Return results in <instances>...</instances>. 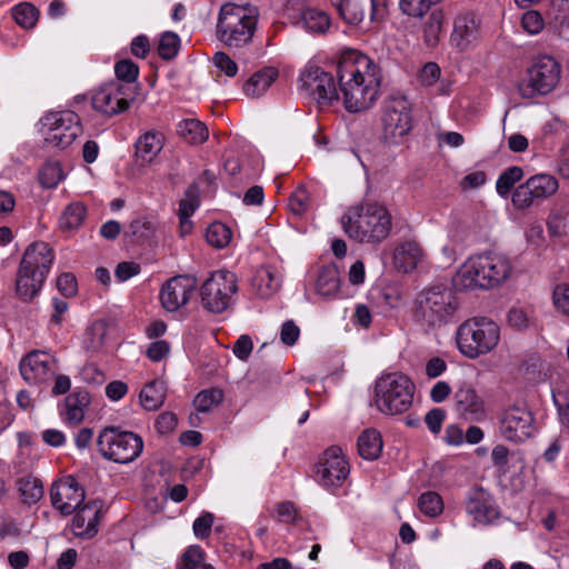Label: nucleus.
Wrapping results in <instances>:
<instances>
[{
  "label": "nucleus",
  "mask_w": 569,
  "mask_h": 569,
  "mask_svg": "<svg viewBox=\"0 0 569 569\" xmlns=\"http://www.w3.org/2000/svg\"><path fill=\"white\" fill-rule=\"evenodd\" d=\"M253 349V343L248 335H241L232 347L234 356L244 361L249 358Z\"/></svg>",
  "instance_id": "nucleus-60"
},
{
  "label": "nucleus",
  "mask_w": 569,
  "mask_h": 569,
  "mask_svg": "<svg viewBox=\"0 0 569 569\" xmlns=\"http://www.w3.org/2000/svg\"><path fill=\"white\" fill-rule=\"evenodd\" d=\"M213 520L214 517L210 512H203L200 517H198L192 526L194 536L199 539L209 537Z\"/></svg>",
  "instance_id": "nucleus-55"
},
{
  "label": "nucleus",
  "mask_w": 569,
  "mask_h": 569,
  "mask_svg": "<svg viewBox=\"0 0 569 569\" xmlns=\"http://www.w3.org/2000/svg\"><path fill=\"white\" fill-rule=\"evenodd\" d=\"M466 287H425L415 298V316L428 325L446 321L459 309Z\"/></svg>",
  "instance_id": "nucleus-5"
},
{
  "label": "nucleus",
  "mask_w": 569,
  "mask_h": 569,
  "mask_svg": "<svg viewBox=\"0 0 569 569\" xmlns=\"http://www.w3.org/2000/svg\"><path fill=\"white\" fill-rule=\"evenodd\" d=\"M90 403V395L84 389H76L66 398L64 421L69 425H78L84 418V409Z\"/></svg>",
  "instance_id": "nucleus-28"
},
{
  "label": "nucleus",
  "mask_w": 569,
  "mask_h": 569,
  "mask_svg": "<svg viewBox=\"0 0 569 569\" xmlns=\"http://www.w3.org/2000/svg\"><path fill=\"white\" fill-rule=\"evenodd\" d=\"M547 224L551 236L557 238L565 237L568 232L567 213L558 210L552 211L548 218Z\"/></svg>",
  "instance_id": "nucleus-49"
},
{
  "label": "nucleus",
  "mask_w": 569,
  "mask_h": 569,
  "mask_svg": "<svg viewBox=\"0 0 569 569\" xmlns=\"http://www.w3.org/2000/svg\"><path fill=\"white\" fill-rule=\"evenodd\" d=\"M418 508L423 515L436 518L443 511V501L438 492L427 491L419 497Z\"/></svg>",
  "instance_id": "nucleus-40"
},
{
  "label": "nucleus",
  "mask_w": 569,
  "mask_h": 569,
  "mask_svg": "<svg viewBox=\"0 0 569 569\" xmlns=\"http://www.w3.org/2000/svg\"><path fill=\"white\" fill-rule=\"evenodd\" d=\"M423 259V251L416 241H406L398 246L393 254L397 270L405 273L413 271Z\"/></svg>",
  "instance_id": "nucleus-25"
},
{
  "label": "nucleus",
  "mask_w": 569,
  "mask_h": 569,
  "mask_svg": "<svg viewBox=\"0 0 569 569\" xmlns=\"http://www.w3.org/2000/svg\"><path fill=\"white\" fill-rule=\"evenodd\" d=\"M437 0H399L400 11L412 18L423 17Z\"/></svg>",
  "instance_id": "nucleus-45"
},
{
  "label": "nucleus",
  "mask_w": 569,
  "mask_h": 569,
  "mask_svg": "<svg viewBox=\"0 0 569 569\" xmlns=\"http://www.w3.org/2000/svg\"><path fill=\"white\" fill-rule=\"evenodd\" d=\"M522 177L523 170L520 167L513 166L507 168L500 173L496 181L497 193L502 198H507L515 184L520 181Z\"/></svg>",
  "instance_id": "nucleus-38"
},
{
  "label": "nucleus",
  "mask_w": 569,
  "mask_h": 569,
  "mask_svg": "<svg viewBox=\"0 0 569 569\" xmlns=\"http://www.w3.org/2000/svg\"><path fill=\"white\" fill-rule=\"evenodd\" d=\"M339 287H310L311 290H306V298L316 303L319 301L335 300L340 297Z\"/></svg>",
  "instance_id": "nucleus-52"
},
{
  "label": "nucleus",
  "mask_w": 569,
  "mask_h": 569,
  "mask_svg": "<svg viewBox=\"0 0 569 569\" xmlns=\"http://www.w3.org/2000/svg\"><path fill=\"white\" fill-rule=\"evenodd\" d=\"M44 141L63 150L82 132L80 117L71 110L49 111L41 118Z\"/></svg>",
  "instance_id": "nucleus-10"
},
{
  "label": "nucleus",
  "mask_w": 569,
  "mask_h": 569,
  "mask_svg": "<svg viewBox=\"0 0 569 569\" xmlns=\"http://www.w3.org/2000/svg\"><path fill=\"white\" fill-rule=\"evenodd\" d=\"M140 401L146 410H157L164 401V386L162 381L147 383L140 392Z\"/></svg>",
  "instance_id": "nucleus-34"
},
{
  "label": "nucleus",
  "mask_w": 569,
  "mask_h": 569,
  "mask_svg": "<svg viewBox=\"0 0 569 569\" xmlns=\"http://www.w3.org/2000/svg\"><path fill=\"white\" fill-rule=\"evenodd\" d=\"M552 302L558 311L569 317V287H555Z\"/></svg>",
  "instance_id": "nucleus-58"
},
{
  "label": "nucleus",
  "mask_w": 569,
  "mask_h": 569,
  "mask_svg": "<svg viewBox=\"0 0 569 569\" xmlns=\"http://www.w3.org/2000/svg\"><path fill=\"white\" fill-rule=\"evenodd\" d=\"M337 76L345 108L349 112L370 109L380 93L381 70L368 56L357 50L341 53Z\"/></svg>",
  "instance_id": "nucleus-1"
},
{
  "label": "nucleus",
  "mask_w": 569,
  "mask_h": 569,
  "mask_svg": "<svg viewBox=\"0 0 569 569\" xmlns=\"http://www.w3.org/2000/svg\"><path fill=\"white\" fill-rule=\"evenodd\" d=\"M238 282L237 276L227 269H219L213 271L202 284H236Z\"/></svg>",
  "instance_id": "nucleus-61"
},
{
  "label": "nucleus",
  "mask_w": 569,
  "mask_h": 569,
  "mask_svg": "<svg viewBox=\"0 0 569 569\" xmlns=\"http://www.w3.org/2000/svg\"><path fill=\"white\" fill-rule=\"evenodd\" d=\"M441 74L439 66L435 62H428L420 71L419 78L422 84L432 86Z\"/></svg>",
  "instance_id": "nucleus-64"
},
{
  "label": "nucleus",
  "mask_w": 569,
  "mask_h": 569,
  "mask_svg": "<svg viewBox=\"0 0 569 569\" xmlns=\"http://www.w3.org/2000/svg\"><path fill=\"white\" fill-rule=\"evenodd\" d=\"M177 132L182 139L191 144L203 143L209 137V131L204 123L197 119L181 120L177 124Z\"/></svg>",
  "instance_id": "nucleus-31"
},
{
  "label": "nucleus",
  "mask_w": 569,
  "mask_h": 569,
  "mask_svg": "<svg viewBox=\"0 0 569 569\" xmlns=\"http://www.w3.org/2000/svg\"><path fill=\"white\" fill-rule=\"evenodd\" d=\"M180 49V38L177 33L166 31L161 34L158 43V53L163 60L174 58Z\"/></svg>",
  "instance_id": "nucleus-42"
},
{
  "label": "nucleus",
  "mask_w": 569,
  "mask_h": 569,
  "mask_svg": "<svg viewBox=\"0 0 569 569\" xmlns=\"http://www.w3.org/2000/svg\"><path fill=\"white\" fill-rule=\"evenodd\" d=\"M372 299H379V305H385L391 308L398 306L400 295L398 287H372L369 292Z\"/></svg>",
  "instance_id": "nucleus-46"
},
{
  "label": "nucleus",
  "mask_w": 569,
  "mask_h": 569,
  "mask_svg": "<svg viewBox=\"0 0 569 569\" xmlns=\"http://www.w3.org/2000/svg\"><path fill=\"white\" fill-rule=\"evenodd\" d=\"M19 368L27 382L40 385L54 375L56 362L48 352L33 350L21 359Z\"/></svg>",
  "instance_id": "nucleus-19"
},
{
  "label": "nucleus",
  "mask_w": 569,
  "mask_h": 569,
  "mask_svg": "<svg viewBox=\"0 0 569 569\" xmlns=\"http://www.w3.org/2000/svg\"><path fill=\"white\" fill-rule=\"evenodd\" d=\"M560 77L561 66L552 56H538L527 70V79L519 84V92L523 98L548 94L558 86Z\"/></svg>",
  "instance_id": "nucleus-9"
},
{
  "label": "nucleus",
  "mask_w": 569,
  "mask_h": 569,
  "mask_svg": "<svg viewBox=\"0 0 569 569\" xmlns=\"http://www.w3.org/2000/svg\"><path fill=\"white\" fill-rule=\"evenodd\" d=\"M50 498L52 506L68 516L81 506L84 500V490L74 477L67 476L51 486Z\"/></svg>",
  "instance_id": "nucleus-18"
},
{
  "label": "nucleus",
  "mask_w": 569,
  "mask_h": 569,
  "mask_svg": "<svg viewBox=\"0 0 569 569\" xmlns=\"http://www.w3.org/2000/svg\"><path fill=\"white\" fill-rule=\"evenodd\" d=\"M340 222L350 239L366 243L383 241L391 230V214L378 201H362L349 207Z\"/></svg>",
  "instance_id": "nucleus-2"
},
{
  "label": "nucleus",
  "mask_w": 569,
  "mask_h": 569,
  "mask_svg": "<svg viewBox=\"0 0 569 569\" xmlns=\"http://www.w3.org/2000/svg\"><path fill=\"white\" fill-rule=\"evenodd\" d=\"M106 335L107 328L103 322L92 323L86 331L83 341L86 349L91 351L99 350L104 343Z\"/></svg>",
  "instance_id": "nucleus-43"
},
{
  "label": "nucleus",
  "mask_w": 569,
  "mask_h": 569,
  "mask_svg": "<svg viewBox=\"0 0 569 569\" xmlns=\"http://www.w3.org/2000/svg\"><path fill=\"white\" fill-rule=\"evenodd\" d=\"M383 139L398 144L412 129L411 104L405 97H390L382 106Z\"/></svg>",
  "instance_id": "nucleus-11"
},
{
  "label": "nucleus",
  "mask_w": 569,
  "mask_h": 569,
  "mask_svg": "<svg viewBox=\"0 0 569 569\" xmlns=\"http://www.w3.org/2000/svg\"><path fill=\"white\" fill-rule=\"evenodd\" d=\"M350 472L349 462L340 447L328 448L317 466V481L325 488L340 487Z\"/></svg>",
  "instance_id": "nucleus-16"
},
{
  "label": "nucleus",
  "mask_w": 569,
  "mask_h": 569,
  "mask_svg": "<svg viewBox=\"0 0 569 569\" xmlns=\"http://www.w3.org/2000/svg\"><path fill=\"white\" fill-rule=\"evenodd\" d=\"M259 10L252 4H223L218 13L216 37L230 49H241L252 42Z\"/></svg>",
  "instance_id": "nucleus-3"
},
{
  "label": "nucleus",
  "mask_w": 569,
  "mask_h": 569,
  "mask_svg": "<svg viewBox=\"0 0 569 569\" xmlns=\"http://www.w3.org/2000/svg\"><path fill=\"white\" fill-rule=\"evenodd\" d=\"M456 411L467 420L482 421L487 416L483 399L468 385L460 386L453 395Z\"/></svg>",
  "instance_id": "nucleus-22"
},
{
  "label": "nucleus",
  "mask_w": 569,
  "mask_h": 569,
  "mask_svg": "<svg viewBox=\"0 0 569 569\" xmlns=\"http://www.w3.org/2000/svg\"><path fill=\"white\" fill-rule=\"evenodd\" d=\"M87 216L86 207L80 202H73L67 206L59 223L62 230L78 229L84 221Z\"/></svg>",
  "instance_id": "nucleus-35"
},
{
  "label": "nucleus",
  "mask_w": 569,
  "mask_h": 569,
  "mask_svg": "<svg viewBox=\"0 0 569 569\" xmlns=\"http://www.w3.org/2000/svg\"><path fill=\"white\" fill-rule=\"evenodd\" d=\"M230 228L222 222H213L209 224L206 231V240L214 248L221 249L229 244L231 240Z\"/></svg>",
  "instance_id": "nucleus-41"
},
{
  "label": "nucleus",
  "mask_w": 569,
  "mask_h": 569,
  "mask_svg": "<svg viewBox=\"0 0 569 569\" xmlns=\"http://www.w3.org/2000/svg\"><path fill=\"white\" fill-rule=\"evenodd\" d=\"M443 19L445 16L442 10H435L428 17L423 26V39L428 47H435L438 44L442 32Z\"/></svg>",
  "instance_id": "nucleus-37"
},
{
  "label": "nucleus",
  "mask_w": 569,
  "mask_h": 569,
  "mask_svg": "<svg viewBox=\"0 0 569 569\" xmlns=\"http://www.w3.org/2000/svg\"><path fill=\"white\" fill-rule=\"evenodd\" d=\"M170 351V346L166 340H157L152 342L147 349V356L152 361H161Z\"/></svg>",
  "instance_id": "nucleus-63"
},
{
  "label": "nucleus",
  "mask_w": 569,
  "mask_h": 569,
  "mask_svg": "<svg viewBox=\"0 0 569 569\" xmlns=\"http://www.w3.org/2000/svg\"><path fill=\"white\" fill-rule=\"evenodd\" d=\"M300 91L313 99L320 107L339 100V93L331 73L318 66L308 64L300 73Z\"/></svg>",
  "instance_id": "nucleus-12"
},
{
  "label": "nucleus",
  "mask_w": 569,
  "mask_h": 569,
  "mask_svg": "<svg viewBox=\"0 0 569 569\" xmlns=\"http://www.w3.org/2000/svg\"><path fill=\"white\" fill-rule=\"evenodd\" d=\"M558 187V180L555 177L547 173H538L527 179L513 190L511 202L515 208L525 210L555 194Z\"/></svg>",
  "instance_id": "nucleus-14"
},
{
  "label": "nucleus",
  "mask_w": 569,
  "mask_h": 569,
  "mask_svg": "<svg viewBox=\"0 0 569 569\" xmlns=\"http://www.w3.org/2000/svg\"><path fill=\"white\" fill-rule=\"evenodd\" d=\"M358 452L366 460L377 459L382 450L381 435L376 429H367L358 437Z\"/></svg>",
  "instance_id": "nucleus-30"
},
{
  "label": "nucleus",
  "mask_w": 569,
  "mask_h": 569,
  "mask_svg": "<svg viewBox=\"0 0 569 569\" xmlns=\"http://www.w3.org/2000/svg\"><path fill=\"white\" fill-rule=\"evenodd\" d=\"M212 61L228 77H234L238 72L237 63L226 52H216Z\"/></svg>",
  "instance_id": "nucleus-57"
},
{
  "label": "nucleus",
  "mask_w": 569,
  "mask_h": 569,
  "mask_svg": "<svg viewBox=\"0 0 569 569\" xmlns=\"http://www.w3.org/2000/svg\"><path fill=\"white\" fill-rule=\"evenodd\" d=\"M102 502L100 500L89 501L76 509L72 519V532L82 539H91L98 533L99 521L102 517Z\"/></svg>",
  "instance_id": "nucleus-21"
},
{
  "label": "nucleus",
  "mask_w": 569,
  "mask_h": 569,
  "mask_svg": "<svg viewBox=\"0 0 569 569\" xmlns=\"http://www.w3.org/2000/svg\"><path fill=\"white\" fill-rule=\"evenodd\" d=\"M466 512L476 523L490 525L500 512L493 496L480 486L471 487L466 495Z\"/></svg>",
  "instance_id": "nucleus-17"
},
{
  "label": "nucleus",
  "mask_w": 569,
  "mask_h": 569,
  "mask_svg": "<svg viewBox=\"0 0 569 569\" xmlns=\"http://www.w3.org/2000/svg\"><path fill=\"white\" fill-rule=\"evenodd\" d=\"M53 261L51 247L43 241L33 242L26 249L18 271V282L31 281L43 284Z\"/></svg>",
  "instance_id": "nucleus-13"
},
{
  "label": "nucleus",
  "mask_w": 569,
  "mask_h": 569,
  "mask_svg": "<svg viewBox=\"0 0 569 569\" xmlns=\"http://www.w3.org/2000/svg\"><path fill=\"white\" fill-rule=\"evenodd\" d=\"M500 338V330L496 322L487 318H472L462 322L456 335L460 352L476 359L493 350Z\"/></svg>",
  "instance_id": "nucleus-7"
},
{
  "label": "nucleus",
  "mask_w": 569,
  "mask_h": 569,
  "mask_svg": "<svg viewBox=\"0 0 569 569\" xmlns=\"http://www.w3.org/2000/svg\"><path fill=\"white\" fill-rule=\"evenodd\" d=\"M200 200L197 188L191 186L179 202L178 217L191 218L199 208Z\"/></svg>",
  "instance_id": "nucleus-47"
},
{
  "label": "nucleus",
  "mask_w": 569,
  "mask_h": 569,
  "mask_svg": "<svg viewBox=\"0 0 569 569\" xmlns=\"http://www.w3.org/2000/svg\"><path fill=\"white\" fill-rule=\"evenodd\" d=\"M512 272L508 257L489 251L469 257L457 270L452 284H501L512 279Z\"/></svg>",
  "instance_id": "nucleus-4"
},
{
  "label": "nucleus",
  "mask_w": 569,
  "mask_h": 569,
  "mask_svg": "<svg viewBox=\"0 0 569 569\" xmlns=\"http://www.w3.org/2000/svg\"><path fill=\"white\" fill-rule=\"evenodd\" d=\"M415 383L405 373L390 372L376 380L373 406L382 413L395 416L410 409Z\"/></svg>",
  "instance_id": "nucleus-6"
},
{
  "label": "nucleus",
  "mask_w": 569,
  "mask_h": 569,
  "mask_svg": "<svg viewBox=\"0 0 569 569\" xmlns=\"http://www.w3.org/2000/svg\"><path fill=\"white\" fill-rule=\"evenodd\" d=\"M222 399L223 393L220 389L202 390L196 396L193 405L198 411L207 412L213 406L219 405Z\"/></svg>",
  "instance_id": "nucleus-44"
},
{
  "label": "nucleus",
  "mask_w": 569,
  "mask_h": 569,
  "mask_svg": "<svg viewBox=\"0 0 569 569\" xmlns=\"http://www.w3.org/2000/svg\"><path fill=\"white\" fill-rule=\"evenodd\" d=\"M339 17L350 26L359 24L365 18V10L360 0H331Z\"/></svg>",
  "instance_id": "nucleus-32"
},
{
  "label": "nucleus",
  "mask_w": 569,
  "mask_h": 569,
  "mask_svg": "<svg viewBox=\"0 0 569 569\" xmlns=\"http://www.w3.org/2000/svg\"><path fill=\"white\" fill-rule=\"evenodd\" d=\"M198 291V287H161L159 298L162 307L174 312L184 307Z\"/></svg>",
  "instance_id": "nucleus-27"
},
{
  "label": "nucleus",
  "mask_w": 569,
  "mask_h": 569,
  "mask_svg": "<svg viewBox=\"0 0 569 569\" xmlns=\"http://www.w3.org/2000/svg\"><path fill=\"white\" fill-rule=\"evenodd\" d=\"M114 72L119 80L131 83L138 78L139 67L133 61L123 59L116 63Z\"/></svg>",
  "instance_id": "nucleus-50"
},
{
  "label": "nucleus",
  "mask_w": 569,
  "mask_h": 569,
  "mask_svg": "<svg viewBox=\"0 0 569 569\" xmlns=\"http://www.w3.org/2000/svg\"><path fill=\"white\" fill-rule=\"evenodd\" d=\"M535 430L533 416L526 406H511L500 415L499 433L507 441L522 442L529 439Z\"/></svg>",
  "instance_id": "nucleus-15"
},
{
  "label": "nucleus",
  "mask_w": 569,
  "mask_h": 569,
  "mask_svg": "<svg viewBox=\"0 0 569 569\" xmlns=\"http://www.w3.org/2000/svg\"><path fill=\"white\" fill-rule=\"evenodd\" d=\"M97 446L103 458L117 463H129L141 455L143 440L132 431L107 427L99 433Z\"/></svg>",
  "instance_id": "nucleus-8"
},
{
  "label": "nucleus",
  "mask_w": 569,
  "mask_h": 569,
  "mask_svg": "<svg viewBox=\"0 0 569 569\" xmlns=\"http://www.w3.org/2000/svg\"><path fill=\"white\" fill-rule=\"evenodd\" d=\"M479 39V23L471 14L456 18L450 37L451 43L459 50L466 51Z\"/></svg>",
  "instance_id": "nucleus-23"
},
{
  "label": "nucleus",
  "mask_w": 569,
  "mask_h": 569,
  "mask_svg": "<svg viewBox=\"0 0 569 569\" xmlns=\"http://www.w3.org/2000/svg\"><path fill=\"white\" fill-rule=\"evenodd\" d=\"M445 417L446 413L443 409L435 408L427 412L425 417V422L432 433H438L441 430Z\"/></svg>",
  "instance_id": "nucleus-62"
},
{
  "label": "nucleus",
  "mask_w": 569,
  "mask_h": 569,
  "mask_svg": "<svg viewBox=\"0 0 569 569\" xmlns=\"http://www.w3.org/2000/svg\"><path fill=\"white\" fill-rule=\"evenodd\" d=\"M279 72L273 67H267L257 71L244 83V93L251 98L260 97L277 80Z\"/></svg>",
  "instance_id": "nucleus-29"
},
{
  "label": "nucleus",
  "mask_w": 569,
  "mask_h": 569,
  "mask_svg": "<svg viewBox=\"0 0 569 569\" xmlns=\"http://www.w3.org/2000/svg\"><path fill=\"white\" fill-rule=\"evenodd\" d=\"M17 485L24 503H36L43 496V486L38 478L22 477L18 480Z\"/></svg>",
  "instance_id": "nucleus-36"
},
{
  "label": "nucleus",
  "mask_w": 569,
  "mask_h": 569,
  "mask_svg": "<svg viewBox=\"0 0 569 569\" xmlns=\"http://www.w3.org/2000/svg\"><path fill=\"white\" fill-rule=\"evenodd\" d=\"M290 209L296 214H302L309 209L310 196L305 187H299L289 201Z\"/></svg>",
  "instance_id": "nucleus-54"
},
{
  "label": "nucleus",
  "mask_w": 569,
  "mask_h": 569,
  "mask_svg": "<svg viewBox=\"0 0 569 569\" xmlns=\"http://www.w3.org/2000/svg\"><path fill=\"white\" fill-rule=\"evenodd\" d=\"M298 516V509L291 501H282L274 506V517L279 522L295 523Z\"/></svg>",
  "instance_id": "nucleus-53"
},
{
  "label": "nucleus",
  "mask_w": 569,
  "mask_h": 569,
  "mask_svg": "<svg viewBox=\"0 0 569 569\" xmlns=\"http://www.w3.org/2000/svg\"><path fill=\"white\" fill-rule=\"evenodd\" d=\"M301 22L308 31L319 34L326 33L331 23L328 13L316 8L303 10Z\"/></svg>",
  "instance_id": "nucleus-33"
},
{
  "label": "nucleus",
  "mask_w": 569,
  "mask_h": 569,
  "mask_svg": "<svg viewBox=\"0 0 569 569\" xmlns=\"http://www.w3.org/2000/svg\"><path fill=\"white\" fill-rule=\"evenodd\" d=\"M14 21L24 29H32L39 18L38 9L28 2H21L12 8Z\"/></svg>",
  "instance_id": "nucleus-39"
},
{
  "label": "nucleus",
  "mask_w": 569,
  "mask_h": 569,
  "mask_svg": "<svg viewBox=\"0 0 569 569\" xmlns=\"http://www.w3.org/2000/svg\"><path fill=\"white\" fill-rule=\"evenodd\" d=\"M140 271L141 267L139 263L133 261H123L117 266L114 273L118 281L124 282L129 280L131 277L139 274Z\"/></svg>",
  "instance_id": "nucleus-59"
},
{
  "label": "nucleus",
  "mask_w": 569,
  "mask_h": 569,
  "mask_svg": "<svg viewBox=\"0 0 569 569\" xmlns=\"http://www.w3.org/2000/svg\"><path fill=\"white\" fill-rule=\"evenodd\" d=\"M164 136L157 130H149L136 141V156L142 163H151L163 148Z\"/></svg>",
  "instance_id": "nucleus-26"
},
{
  "label": "nucleus",
  "mask_w": 569,
  "mask_h": 569,
  "mask_svg": "<svg viewBox=\"0 0 569 569\" xmlns=\"http://www.w3.org/2000/svg\"><path fill=\"white\" fill-rule=\"evenodd\" d=\"M203 549L197 545L190 546L182 553L178 569H197L203 562Z\"/></svg>",
  "instance_id": "nucleus-48"
},
{
  "label": "nucleus",
  "mask_w": 569,
  "mask_h": 569,
  "mask_svg": "<svg viewBox=\"0 0 569 569\" xmlns=\"http://www.w3.org/2000/svg\"><path fill=\"white\" fill-rule=\"evenodd\" d=\"M62 179V170L56 163H48L42 167L39 173L40 183L46 188L56 187Z\"/></svg>",
  "instance_id": "nucleus-51"
},
{
  "label": "nucleus",
  "mask_w": 569,
  "mask_h": 569,
  "mask_svg": "<svg viewBox=\"0 0 569 569\" xmlns=\"http://www.w3.org/2000/svg\"><path fill=\"white\" fill-rule=\"evenodd\" d=\"M202 307L212 313L224 311L231 303L237 287H199Z\"/></svg>",
  "instance_id": "nucleus-24"
},
{
  "label": "nucleus",
  "mask_w": 569,
  "mask_h": 569,
  "mask_svg": "<svg viewBox=\"0 0 569 569\" xmlns=\"http://www.w3.org/2000/svg\"><path fill=\"white\" fill-rule=\"evenodd\" d=\"M122 89L119 83L101 87L92 96V108L108 117L126 111L129 108V100L124 97Z\"/></svg>",
  "instance_id": "nucleus-20"
},
{
  "label": "nucleus",
  "mask_w": 569,
  "mask_h": 569,
  "mask_svg": "<svg viewBox=\"0 0 569 569\" xmlns=\"http://www.w3.org/2000/svg\"><path fill=\"white\" fill-rule=\"evenodd\" d=\"M521 26L528 33L537 34L543 28V19L538 11H527L522 16Z\"/></svg>",
  "instance_id": "nucleus-56"
}]
</instances>
